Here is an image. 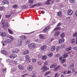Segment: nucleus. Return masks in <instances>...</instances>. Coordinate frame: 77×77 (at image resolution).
<instances>
[{
  "instance_id": "nucleus-64",
  "label": "nucleus",
  "mask_w": 77,
  "mask_h": 77,
  "mask_svg": "<svg viewBox=\"0 0 77 77\" xmlns=\"http://www.w3.org/2000/svg\"><path fill=\"white\" fill-rule=\"evenodd\" d=\"M56 30H57V27L55 28L53 30V31H56Z\"/></svg>"
},
{
  "instance_id": "nucleus-51",
  "label": "nucleus",
  "mask_w": 77,
  "mask_h": 77,
  "mask_svg": "<svg viewBox=\"0 0 77 77\" xmlns=\"http://www.w3.org/2000/svg\"><path fill=\"white\" fill-rule=\"evenodd\" d=\"M13 62H14V60H10V63H13Z\"/></svg>"
},
{
  "instance_id": "nucleus-23",
  "label": "nucleus",
  "mask_w": 77,
  "mask_h": 77,
  "mask_svg": "<svg viewBox=\"0 0 77 77\" xmlns=\"http://www.w3.org/2000/svg\"><path fill=\"white\" fill-rule=\"evenodd\" d=\"M2 44L3 45V46H4V45H6L7 44V42H6V40L5 41H3L2 42Z\"/></svg>"
},
{
  "instance_id": "nucleus-15",
  "label": "nucleus",
  "mask_w": 77,
  "mask_h": 77,
  "mask_svg": "<svg viewBox=\"0 0 77 77\" xmlns=\"http://www.w3.org/2000/svg\"><path fill=\"white\" fill-rule=\"evenodd\" d=\"M51 51H55L56 50V48L55 46H53L51 48Z\"/></svg>"
},
{
  "instance_id": "nucleus-41",
  "label": "nucleus",
  "mask_w": 77,
  "mask_h": 77,
  "mask_svg": "<svg viewBox=\"0 0 77 77\" xmlns=\"http://www.w3.org/2000/svg\"><path fill=\"white\" fill-rule=\"evenodd\" d=\"M35 6H36V7L39 6H41V4L40 3L36 4H35Z\"/></svg>"
},
{
  "instance_id": "nucleus-54",
  "label": "nucleus",
  "mask_w": 77,
  "mask_h": 77,
  "mask_svg": "<svg viewBox=\"0 0 77 77\" xmlns=\"http://www.w3.org/2000/svg\"><path fill=\"white\" fill-rule=\"evenodd\" d=\"M16 53H19L20 52V50L18 49H17L16 50Z\"/></svg>"
},
{
  "instance_id": "nucleus-55",
  "label": "nucleus",
  "mask_w": 77,
  "mask_h": 77,
  "mask_svg": "<svg viewBox=\"0 0 77 77\" xmlns=\"http://www.w3.org/2000/svg\"><path fill=\"white\" fill-rule=\"evenodd\" d=\"M4 9V7H0V10L1 11H2V10H3Z\"/></svg>"
},
{
  "instance_id": "nucleus-6",
  "label": "nucleus",
  "mask_w": 77,
  "mask_h": 77,
  "mask_svg": "<svg viewBox=\"0 0 77 77\" xmlns=\"http://www.w3.org/2000/svg\"><path fill=\"white\" fill-rule=\"evenodd\" d=\"M17 55L15 54H11L10 56H9V57L11 59H14L16 57H17Z\"/></svg>"
},
{
  "instance_id": "nucleus-10",
  "label": "nucleus",
  "mask_w": 77,
  "mask_h": 77,
  "mask_svg": "<svg viewBox=\"0 0 77 77\" xmlns=\"http://www.w3.org/2000/svg\"><path fill=\"white\" fill-rule=\"evenodd\" d=\"M27 38V37L25 36H21L20 37V39H22V40H24L25 39H26Z\"/></svg>"
},
{
  "instance_id": "nucleus-50",
  "label": "nucleus",
  "mask_w": 77,
  "mask_h": 77,
  "mask_svg": "<svg viewBox=\"0 0 77 77\" xmlns=\"http://www.w3.org/2000/svg\"><path fill=\"white\" fill-rule=\"evenodd\" d=\"M58 67H55V68H54V69H53V70L54 71H56V70H57V69H58Z\"/></svg>"
},
{
  "instance_id": "nucleus-35",
  "label": "nucleus",
  "mask_w": 77,
  "mask_h": 77,
  "mask_svg": "<svg viewBox=\"0 0 77 77\" xmlns=\"http://www.w3.org/2000/svg\"><path fill=\"white\" fill-rule=\"evenodd\" d=\"M20 8L21 9H25L26 8V5L22 6L20 7Z\"/></svg>"
},
{
  "instance_id": "nucleus-31",
  "label": "nucleus",
  "mask_w": 77,
  "mask_h": 77,
  "mask_svg": "<svg viewBox=\"0 0 77 77\" xmlns=\"http://www.w3.org/2000/svg\"><path fill=\"white\" fill-rule=\"evenodd\" d=\"M5 41L7 44H8V43H11V40L10 39H7Z\"/></svg>"
},
{
  "instance_id": "nucleus-36",
  "label": "nucleus",
  "mask_w": 77,
  "mask_h": 77,
  "mask_svg": "<svg viewBox=\"0 0 77 77\" xmlns=\"http://www.w3.org/2000/svg\"><path fill=\"white\" fill-rule=\"evenodd\" d=\"M50 73H51V72H48L45 73V76H46L48 74H50Z\"/></svg>"
},
{
  "instance_id": "nucleus-18",
  "label": "nucleus",
  "mask_w": 77,
  "mask_h": 77,
  "mask_svg": "<svg viewBox=\"0 0 77 77\" xmlns=\"http://www.w3.org/2000/svg\"><path fill=\"white\" fill-rule=\"evenodd\" d=\"M29 53V50H26L23 53V54L24 55H25V54H28V53Z\"/></svg>"
},
{
  "instance_id": "nucleus-11",
  "label": "nucleus",
  "mask_w": 77,
  "mask_h": 77,
  "mask_svg": "<svg viewBox=\"0 0 77 77\" xmlns=\"http://www.w3.org/2000/svg\"><path fill=\"white\" fill-rule=\"evenodd\" d=\"M39 37L40 38H41V39H45V36H43V34H39Z\"/></svg>"
},
{
  "instance_id": "nucleus-24",
  "label": "nucleus",
  "mask_w": 77,
  "mask_h": 77,
  "mask_svg": "<svg viewBox=\"0 0 77 77\" xmlns=\"http://www.w3.org/2000/svg\"><path fill=\"white\" fill-rule=\"evenodd\" d=\"M63 58H65L66 57H68V53H66L64 54L63 55Z\"/></svg>"
},
{
  "instance_id": "nucleus-60",
  "label": "nucleus",
  "mask_w": 77,
  "mask_h": 77,
  "mask_svg": "<svg viewBox=\"0 0 77 77\" xmlns=\"http://www.w3.org/2000/svg\"><path fill=\"white\" fill-rule=\"evenodd\" d=\"M69 1L71 3H74V0H69Z\"/></svg>"
},
{
  "instance_id": "nucleus-12",
  "label": "nucleus",
  "mask_w": 77,
  "mask_h": 77,
  "mask_svg": "<svg viewBox=\"0 0 77 77\" xmlns=\"http://www.w3.org/2000/svg\"><path fill=\"white\" fill-rule=\"evenodd\" d=\"M33 69V68L32 67L29 66H28L27 67V69L28 71H31L32 70V69Z\"/></svg>"
},
{
  "instance_id": "nucleus-3",
  "label": "nucleus",
  "mask_w": 77,
  "mask_h": 77,
  "mask_svg": "<svg viewBox=\"0 0 77 77\" xmlns=\"http://www.w3.org/2000/svg\"><path fill=\"white\" fill-rule=\"evenodd\" d=\"M0 35L2 37H6L8 36V34L5 32H1L0 33Z\"/></svg>"
},
{
  "instance_id": "nucleus-43",
  "label": "nucleus",
  "mask_w": 77,
  "mask_h": 77,
  "mask_svg": "<svg viewBox=\"0 0 77 77\" xmlns=\"http://www.w3.org/2000/svg\"><path fill=\"white\" fill-rule=\"evenodd\" d=\"M60 54H56V57H60Z\"/></svg>"
},
{
  "instance_id": "nucleus-32",
  "label": "nucleus",
  "mask_w": 77,
  "mask_h": 77,
  "mask_svg": "<svg viewBox=\"0 0 77 77\" xmlns=\"http://www.w3.org/2000/svg\"><path fill=\"white\" fill-rule=\"evenodd\" d=\"M8 32L10 34H12L13 33V32L10 29H8Z\"/></svg>"
},
{
  "instance_id": "nucleus-9",
  "label": "nucleus",
  "mask_w": 77,
  "mask_h": 77,
  "mask_svg": "<svg viewBox=\"0 0 77 77\" xmlns=\"http://www.w3.org/2000/svg\"><path fill=\"white\" fill-rule=\"evenodd\" d=\"M50 28V27L49 26H47L45 28H44L43 31V32H47V30H48V29Z\"/></svg>"
},
{
  "instance_id": "nucleus-49",
  "label": "nucleus",
  "mask_w": 77,
  "mask_h": 77,
  "mask_svg": "<svg viewBox=\"0 0 77 77\" xmlns=\"http://www.w3.org/2000/svg\"><path fill=\"white\" fill-rule=\"evenodd\" d=\"M29 3H33V0H29Z\"/></svg>"
},
{
  "instance_id": "nucleus-30",
  "label": "nucleus",
  "mask_w": 77,
  "mask_h": 77,
  "mask_svg": "<svg viewBox=\"0 0 77 77\" xmlns=\"http://www.w3.org/2000/svg\"><path fill=\"white\" fill-rule=\"evenodd\" d=\"M18 7V6L17 5H14L13 6V8H14V9H17Z\"/></svg>"
},
{
  "instance_id": "nucleus-40",
  "label": "nucleus",
  "mask_w": 77,
  "mask_h": 77,
  "mask_svg": "<svg viewBox=\"0 0 77 77\" xmlns=\"http://www.w3.org/2000/svg\"><path fill=\"white\" fill-rule=\"evenodd\" d=\"M73 37H77V32L75 33L72 36Z\"/></svg>"
},
{
  "instance_id": "nucleus-4",
  "label": "nucleus",
  "mask_w": 77,
  "mask_h": 77,
  "mask_svg": "<svg viewBox=\"0 0 77 77\" xmlns=\"http://www.w3.org/2000/svg\"><path fill=\"white\" fill-rule=\"evenodd\" d=\"M1 52L2 54H4L5 56H7L8 54V51L5 50L1 51Z\"/></svg>"
},
{
  "instance_id": "nucleus-42",
  "label": "nucleus",
  "mask_w": 77,
  "mask_h": 77,
  "mask_svg": "<svg viewBox=\"0 0 77 77\" xmlns=\"http://www.w3.org/2000/svg\"><path fill=\"white\" fill-rule=\"evenodd\" d=\"M48 63L47 61L45 62L44 63V65L45 66H46L47 65H48Z\"/></svg>"
},
{
  "instance_id": "nucleus-27",
  "label": "nucleus",
  "mask_w": 77,
  "mask_h": 77,
  "mask_svg": "<svg viewBox=\"0 0 77 77\" xmlns=\"http://www.w3.org/2000/svg\"><path fill=\"white\" fill-rule=\"evenodd\" d=\"M48 56L51 57L53 56V54L49 52L48 54Z\"/></svg>"
},
{
  "instance_id": "nucleus-25",
  "label": "nucleus",
  "mask_w": 77,
  "mask_h": 77,
  "mask_svg": "<svg viewBox=\"0 0 77 77\" xmlns=\"http://www.w3.org/2000/svg\"><path fill=\"white\" fill-rule=\"evenodd\" d=\"M34 41H35V42H39V41H38V38L36 37H34Z\"/></svg>"
},
{
  "instance_id": "nucleus-46",
  "label": "nucleus",
  "mask_w": 77,
  "mask_h": 77,
  "mask_svg": "<svg viewBox=\"0 0 77 77\" xmlns=\"http://www.w3.org/2000/svg\"><path fill=\"white\" fill-rule=\"evenodd\" d=\"M36 60L35 59H32V62H36Z\"/></svg>"
},
{
  "instance_id": "nucleus-13",
  "label": "nucleus",
  "mask_w": 77,
  "mask_h": 77,
  "mask_svg": "<svg viewBox=\"0 0 77 77\" xmlns=\"http://www.w3.org/2000/svg\"><path fill=\"white\" fill-rule=\"evenodd\" d=\"M2 3L5 4L9 5V2L7 0H4L2 1Z\"/></svg>"
},
{
  "instance_id": "nucleus-48",
  "label": "nucleus",
  "mask_w": 77,
  "mask_h": 77,
  "mask_svg": "<svg viewBox=\"0 0 77 77\" xmlns=\"http://www.w3.org/2000/svg\"><path fill=\"white\" fill-rule=\"evenodd\" d=\"M42 56V54H40L38 55V58H40L41 57V56Z\"/></svg>"
},
{
  "instance_id": "nucleus-61",
  "label": "nucleus",
  "mask_w": 77,
  "mask_h": 77,
  "mask_svg": "<svg viewBox=\"0 0 77 77\" xmlns=\"http://www.w3.org/2000/svg\"><path fill=\"white\" fill-rule=\"evenodd\" d=\"M10 17V15H6L5 16V17L7 18H8L9 17Z\"/></svg>"
},
{
  "instance_id": "nucleus-2",
  "label": "nucleus",
  "mask_w": 77,
  "mask_h": 77,
  "mask_svg": "<svg viewBox=\"0 0 77 77\" xmlns=\"http://www.w3.org/2000/svg\"><path fill=\"white\" fill-rule=\"evenodd\" d=\"M3 26H2V28L4 27V29H7L8 28V23H3Z\"/></svg>"
},
{
  "instance_id": "nucleus-33",
  "label": "nucleus",
  "mask_w": 77,
  "mask_h": 77,
  "mask_svg": "<svg viewBox=\"0 0 77 77\" xmlns=\"http://www.w3.org/2000/svg\"><path fill=\"white\" fill-rule=\"evenodd\" d=\"M30 42V41L29 39L27 40L25 42L26 44H29Z\"/></svg>"
},
{
  "instance_id": "nucleus-26",
  "label": "nucleus",
  "mask_w": 77,
  "mask_h": 77,
  "mask_svg": "<svg viewBox=\"0 0 77 77\" xmlns=\"http://www.w3.org/2000/svg\"><path fill=\"white\" fill-rule=\"evenodd\" d=\"M71 47H69L66 49V51H69L71 50Z\"/></svg>"
},
{
  "instance_id": "nucleus-63",
  "label": "nucleus",
  "mask_w": 77,
  "mask_h": 77,
  "mask_svg": "<svg viewBox=\"0 0 77 77\" xmlns=\"http://www.w3.org/2000/svg\"><path fill=\"white\" fill-rule=\"evenodd\" d=\"M32 73L33 75H35L36 73L35 71H33Z\"/></svg>"
},
{
  "instance_id": "nucleus-20",
  "label": "nucleus",
  "mask_w": 77,
  "mask_h": 77,
  "mask_svg": "<svg viewBox=\"0 0 77 77\" xmlns=\"http://www.w3.org/2000/svg\"><path fill=\"white\" fill-rule=\"evenodd\" d=\"M18 67L20 69H24V67L23 66L19 65L18 66Z\"/></svg>"
},
{
  "instance_id": "nucleus-56",
  "label": "nucleus",
  "mask_w": 77,
  "mask_h": 77,
  "mask_svg": "<svg viewBox=\"0 0 77 77\" xmlns=\"http://www.w3.org/2000/svg\"><path fill=\"white\" fill-rule=\"evenodd\" d=\"M16 70L15 68H13L11 69L12 71H15Z\"/></svg>"
},
{
  "instance_id": "nucleus-19",
  "label": "nucleus",
  "mask_w": 77,
  "mask_h": 77,
  "mask_svg": "<svg viewBox=\"0 0 77 77\" xmlns=\"http://www.w3.org/2000/svg\"><path fill=\"white\" fill-rule=\"evenodd\" d=\"M7 38H9L11 39L12 41H13V40H14V37H12V36L8 35H7Z\"/></svg>"
},
{
  "instance_id": "nucleus-17",
  "label": "nucleus",
  "mask_w": 77,
  "mask_h": 77,
  "mask_svg": "<svg viewBox=\"0 0 77 77\" xmlns=\"http://www.w3.org/2000/svg\"><path fill=\"white\" fill-rule=\"evenodd\" d=\"M65 41L64 39H62L59 40V44H62L63 42Z\"/></svg>"
},
{
  "instance_id": "nucleus-22",
  "label": "nucleus",
  "mask_w": 77,
  "mask_h": 77,
  "mask_svg": "<svg viewBox=\"0 0 77 77\" xmlns=\"http://www.w3.org/2000/svg\"><path fill=\"white\" fill-rule=\"evenodd\" d=\"M58 15L59 17H62V13L61 11H60L58 13Z\"/></svg>"
},
{
  "instance_id": "nucleus-47",
  "label": "nucleus",
  "mask_w": 77,
  "mask_h": 77,
  "mask_svg": "<svg viewBox=\"0 0 77 77\" xmlns=\"http://www.w3.org/2000/svg\"><path fill=\"white\" fill-rule=\"evenodd\" d=\"M59 77V74H58V73H56L55 74V76L54 77Z\"/></svg>"
},
{
  "instance_id": "nucleus-62",
  "label": "nucleus",
  "mask_w": 77,
  "mask_h": 77,
  "mask_svg": "<svg viewBox=\"0 0 77 77\" xmlns=\"http://www.w3.org/2000/svg\"><path fill=\"white\" fill-rule=\"evenodd\" d=\"M38 65H41V63L39 62V61H38Z\"/></svg>"
},
{
  "instance_id": "nucleus-39",
  "label": "nucleus",
  "mask_w": 77,
  "mask_h": 77,
  "mask_svg": "<svg viewBox=\"0 0 77 77\" xmlns=\"http://www.w3.org/2000/svg\"><path fill=\"white\" fill-rule=\"evenodd\" d=\"M65 61H66V60L65 59H63L61 61V63L63 64L65 62Z\"/></svg>"
},
{
  "instance_id": "nucleus-57",
  "label": "nucleus",
  "mask_w": 77,
  "mask_h": 77,
  "mask_svg": "<svg viewBox=\"0 0 77 77\" xmlns=\"http://www.w3.org/2000/svg\"><path fill=\"white\" fill-rule=\"evenodd\" d=\"M60 25H61V23H59L57 25V27H59V26H60Z\"/></svg>"
},
{
  "instance_id": "nucleus-37",
  "label": "nucleus",
  "mask_w": 77,
  "mask_h": 77,
  "mask_svg": "<svg viewBox=\"0 0 77 77\" xmlns=\"http://www.w3.org/2000/svg\"><path fill=\"white\" fill-rule=\"evenodd\" d=\"M68 72L66 71H63L62 72L63 74H66Z\"/></svg>"
},
{
  "instance_id": "nucleus-44",
  "label": "nucleus",
  "mask_w": 77,
  "mask_h": 77,
  "mask_svg": "<svg viewBox=\"0 0 77 77\" xmlns=\"http://www.w3.org/2000/svg\"><path fill=\"white\" fill-rule=\"evenodd\" d=\"M60 50V47L59 46L57 47L56 48V51H59Z\"/></svg>"
},
{
  "instance_id": "nucleus-52",
  "label": "nucleus",
  "mask_w": 77,
  "mask_h": 77,
  "mask_svg": "<svg viewBox=\"0 0 77 77\" xmlns=\"http://www.w3.org/2000/svg\"><path fill=\"white\" fill-rule=\"evenodd\" d=\"M74 64H71L70 66V68H72L73 67H74Z\"/></svg>"
},
{
  "instance_id": "nucleus-21",
  "label": "nucleus",
  "mask_w": 77,
  "mask_h": 77,
  "mask_svg": "<svg viewBox=\"0 0 77 77\" xmlns=\"http://www.w3.org/2000/svg\"><path fill=\"white\" fill-rule=\"evenodd\" d=\"M60 34V32L58 31V32H56L55 33L54 35L56 36H58V35H59Z\"/></svg>"
},
{
  "instance_id": "nucleus-58",
  "label": "nucleus",
  "mask_w": 77,
  "mask_h": 77,
  "mask_svg": "<svg viewBox=\"0 0 77 77\" xmlns=\"http://www.w3.org/2000/svg\"><path fill=\"white\" fill-rule=\"evenodd\" d=\"M63 59V58L62 56H60V57L59 58V59L60 60H62Z\"/></svg>"
},
{
  "instance_id": "nucleus-16",
  "label": "nucleus",
  "mask_w": 77,
  "mask_h": 77,
  "mask_svg": "<svg viewBox=\"0 0 77 77\" xmlns=\"http://www.w3.org/2000/svg\"><path fill=\"white\" fill-rule=\"evenodd\" d=\"M47 46L46 45H44V46H42L41 47V49L42 50H44L45 49H46V48H47Z\"/></svg>"
},
{
  "instance_id": "nucleus-38",
  "label": "nucleus",
  "mask_w": 77,
  "mask_h": 77,
  "mask_svg": "<svg viewBox=\"0 0 77 77\" xmlns=\"http://www.w3.org/2000/svg\"><path fill=\"white\" fill-rule=\"evenodd\" d=\"M65 33H62L61 35L60 36L61 38H64V36H65Z\"/></svg>"
},
{
  "instance_id": "nucleus-34",
  "label": "nucleus",
  "mask_w": 77,
  "mask_h": 77,
  "mask_svg": "<svg viewBox=\"0 0 77 77\" xmlns=\"http://www.w3.org/2000/svg\"><path fill=\"white\" fill-rule=\"evenodd\" d=\"M66 47V45H62L60 47L61 48H64L65 47Z\"/></svg>"
},
{
  "instance_id": "nucleus-5",
  "label": "nucleus",
  "mask_w": 77,
  "mask_h": 77,
  "mask_svg": "<svg viewBox=\"0 0 77 77\" xmlns=\"http://www.w3.org/2000/svg\"><path fill=\"white\" fill-rule=\"evenodd\" d=\"M42 69H44L43 70V72H45L47 71V70H49V68H47L46 66H43L42 68Z\"/></svg>"
},
{
  "instance_id": "nucleus-59",
  "label": "nucleus",
  "mask_w": 77,
  "mask_h": 77,
  "mask_svg": "<svg viewBox=\"0 0 77 77\" xmlns=\"http://www.w3.org/2000/svg\"><path fill=\"white\" fill-rule=\"evenodd\" d=\"M27 75V73H26L25 74H24L22 75V77H25V76H26V75Z\"/></svg>"
},
{
  "instance_id": "nucleus-7",
  "label": "nucleus",
  "mask_w": 77,
  "mask_h": 77,
  "mask_svg": "<svg viewBox=\"0 0 77 77\" xmlns=\"http://www.w3.org/2000/svg\"><path fill=\"white\" fill-rule=\"evenodd\" d=\"M73 13V11L69 9L68 11V15H71Z\"/></svg>"
},
{
  "instance_id": "nucleus-14",
  "label": "nucleus",
  "mask_w": 77,
  "mask_h": 77,
  "mask_svg": "<svg viewBox=\"0 0 77 77\" xmlns=\"http://www.w3.org/2000/svg\"><path fill=\"white\" fill-rule=\"evenodd\" d=\"M47 58V55H44L42 56V60H45Z\"/></svg>"
},
{
  "instance_id": "nucleus-28",
  "label": "nucleus",
  "mask_w": 77,
  "mask_h": 77,
  "mask_svg": "<svg viewBox=\"0 0 77 77\" xmlns=\"http://www.w3.org/2000/svg\"><path fill=\"white\" fill-rule=\"evenodd\" d=\"M25 57L27 60H28L30 59V57L29 56V55H26L25 56Z\"/></svg>"
},
{
  "instance_id": "nucleus-1",
  "label": "nucleus",
  "mask_w": 77,
  "mask_h": 77,
  "mask_svg": "<svg viewBox=\"0 0 77 77\" xmlns=\"http://www.w3.org/2000/svg\"><path fill=\"white\" fill-rule=\"evenodd\" d=\"M28 46L29 49H33L36 47V44L33 43H32L29 44L28 45Z\"/></svg>"
},
{
  "instance_id": "nucleus-45",
  "label": "nucleus",
  "mask_w": 77,
  "mask_h": 77,
  "mask_svg": "<svg viewBox=\"0 0 77 77\" xmlns=\"http://www.w3.org/2000/svg\"><path fill=\"white\" fill-rule=\"evenodd\" d=\"M75 39H72L71 40V42L72 43H74L75 42Z\"/></svg>"
},
{
  "instance_id": "nucleus-29",
  "label": "nucleus",
  "mask_w": 77,
  "mask_h": 77,
  "mask_svg": "<svg viewBox=\"0 0 77 77\" xmlns=\"http://www.w3.org/2000/svg\"><path fill=\"white\" fill-rule=\"evenodd\" d=\"M19 43H18V45L20 46L21 45V43L22 42V40H20L18 41Z\"/></svg>"
},
{
  "instance_id": "nucleus-8",
  "label": "nucleus",
  "mask_w": 77,
  "mask_h": 77,
  "mask_svg": "<svg viewBox=\"0 0 77 77\" xmlns=\"http://www.w3.org/2000/svg\"><path fill=\"white\" fill-rule=\"evenodd\" d=\"M56 66H57V64L56 63L53 64L51 65L50 68H55Z\"/></svg>"
},
{
  "instance_id": "nucleus-53",
  "label": "nucleus",
  "mask_w": 77,
  "mask_h": 77,
  "mask_svg": "<svg viewBox=\"0 0 77 77\" xmlns=\"http://www.w3.org/2000/svg\"><path fill=\"white\" fill-rule=\"evenodd\" d=\"M26 62L27 63H29L30 62V60H26Z\"/></svg>"
}]
</instances>
